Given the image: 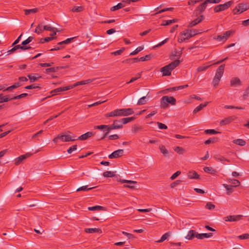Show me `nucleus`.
Returning <instances> with one entry per match:
<instances>
[{"label": "nucleus", "mask_w": 249, "mask_h": 249, "mask_svg": "<svg viewBox=\"0 0 249 249\" xmlns=\"http://www.w3.org/2000/svg\"><path fill=\"white\" fill-rule=\"evenodd\" d=\"M123 149H118L112 152L111 154L108 156V158L110 159H117L122 157L124 154Z\"/></svg>", "instance_id": "13"}, {"label": "nucleus", "mask_w": 249, "mask_h": 249, "mask_svg": "<svg viewBox=\"0 0 249 249\" xmlns=\"http://www.w3.org/2000/svg\"><path fill=\"white\" fill-rule=\"evenodd\" d=\"M91 81H92L90 79H88L86 80H83V81H81L80 82H78L76 83L75 84H74V85H71V86H72V88H73V87H75L77 86L83 85H85V84H88V83L91 82Z\"/></svg>", "instance_id": "32"}, {"label": "nucleus", "mask_w": 249, "mask_h": 249, "mask_svg": "<svg viewBox=\"0 0 249 249\" xmlns=\"http://www.w3.org/2000/svg\"><path fill=\"white\" fill-rule=\"evenodd\" d=\"M233 1L231 0L226 2L224 4L218 5L214 8L213 10L215 13H218L224 11L229 8L233 4Z\"/></svg>", "instance_id": "4"}, {"label": "nucleus", "mask_w": 249, "mask_h": 249, "mask_svg": "<svg viewBox=\"0 0 249 249\" xmlns=\"http://www.w3.org/2000/svg\"><path fill=\"white\" fill-rule=\"evenodd\" d=\"M151 58V55L149 54H148V55H146L144 56H142V57H140L139 58V60L141 61H147V60L150 59Z\"/></svg>", "instance_id": "59"}, {"label": "nucleus", "mask_w": 249, "mask_h": 249, "mask_svg": "<svg viewBox=\"0 0 249 249\" xmlns=\"http://www.w3.org/2000/svg\"><path fill=\"white\" fill-rule=\"evenodd\" d=\"M68 133L71 134L70 132L60 134L53 139V142L54 143H57L59 140L63 142H73L77 140L76 136L71 135Z\"/></svg>", "instance_id": "1"}, {"label": "nucleus", "mask_w": 249, "mask_h": 249, "mask_svg": "<svg viewBox=\"0 0 249 249\" xmlns=\"http://www.w3.org/2000/svg\"><path fill=\"white\" fill-rule=\"evenodd\" d=\"M190 38H191V35H190L188 29H186L180 34L178 36V41L179 43H181L185 40L188 39Z\"/></svg>", "instance_id": "7"}, {"label": "nucleus", "mask_w": 249, "mask_h": 249, "mask_svg": "<svg viewBox=\"0 0 249 249\" xmlns=\"http://www.w3.org/2000/svg\"><path fill=\"white\" fill-rule=\"evenodd\" d=\"M208 103L209 102H207L204 104H200L198 106H197L196 108L194 109V110H193V113L196 114L197 112L201 110L204 107H205L208 105Z\"/></svg>", "instance_id": "23"}, {"label": "nucleus", "mask_w": 249, "mask_h": 249, "mask_svg": "<svg viewBox=\"0 0 249 249\" xmlns=\"http://www.w3.org/2000/svg\"><path fill=\"white\" fill-rule=\"evenodd\" d=\"M12 100V97L10 98L8 95H3V94H0V103L7 102Z\"/></svg>", "instance_id": "22"}, {"label": "nucleus", "mask_w": 249, "mask_h": 249, "mask_svg": "<svg viewBox=\"0 0 249 249\" xmlns=\"http://www.w3.org/2000/svg\"><path fill=\"white\" fill-rule=\"evenodd\" d=\"M74 39V37H71V38H67V39H66L64 41H61V42H58L57 43V45H61V46H62L64 44H69L71 42V41Z\"/></svg>", "instance_id": "42"}, {"label": "nucleus", "mask_w": 249, "mask_h": 249, "mask_svg": "<svg viewBox=\"0 0 249 249\" xmlns=\"http://www.w3.org/2000/svg\"><path fill=\"white\" fill-rule=\"evenodd\" d=\"M34 38L31 36L28 37L26 40L22 41L21 45L23 46H26V45L32 42Z\"/></svg>", "instance_id": "49"}, {"label": "nucleus", "mask_w": 249, "mask_h": 249, "mask_svg": "<svg viewBox=\"0 0 249 249\" xmlns=\"http://www.w3.org/2000/svg\"><path fill=\"white\" fill-rule=\"evenodd\" d=\"M110 127V129H116L121 128L123 127V124L121 121V120H115L114 121L113 124L109 126Z\"/></svg>", "instance_id": "20"}, {"label": "nucleus", "mask_w": 249, "mask_h": 249, "mask_svg": "<svg viewBox=\"0 0 249 249\" xmlns=\"http://www.w3.org/2000/svg\"><path fill=\"white\" fill-rule=\"evenodd\" d=\"M110 127H108V128H107L106 129L104 130V134L103 136L102 137H101V138L98 139V140L104 139L108 135V134L109 133L110 130H112L111 129H110Z\"/></svg>", "instance_id": "53"}, {"label": "nucleus", "mask_w": 249, "mask_h": 249, "mask_svg": "<svg viewBox=\"0 0 249 249\" xmlns=\"http://www.w3.org/2000/svg\"><path fill=\"white\" fill-rule=\"evenodd\" d=\"M44 30L43 26H42V25L41 24H39L36 27L35 32L37 34H40L42 33Z\"/></svg>", "instance_id": "39"}, {"label": "nucleus", "mask_w": 249, "mask_h": 249, "mask_svg": "<svg viewBox=\"0 0 249 249\" xmlns=\"http://www.w3.org/2000/svg\"><path fill=\"white\" fill-rule=\"evenodd\" d=\"M21 85L19 83H15L14 85L7 87L6 84L0 85V91H12L13 89L20 87Z\"/></svg>", "instance_id": "8"}, {"label": "nucleus", "mask_w": 249, "mask_h": 249, "mask_svg": "<svg viewBox=\"0 0 249 249\" xmlns=\"http://www.w3.org/2000/svg\"><path fill=\"white\" fill-rule=\"evenodd\" d=\"M147 98L146 96H143L137 102L138 105H145L147 103Z\"/></svg>", "instance_id": "45"}, {"label": "nucleus", "mask_w": 249, "mask_h": 249, "mask_svg": "<svg viewBox=\"0 0 249 249\" xmlns=\"http://www.w3.org/2000/svg\"><path fill=\"white\" fill-rule=\"evenodd\" d=\"M203 170L206 173L212 175L214 174L216 172V170L211 167H205Z\"/></svg>", "instance_id": "33"}, {"label": "nucleus", "mask_w": 249, "mask_h": 249, "mask_svg": "<svg viewBox=\"0 0 249 249\" xmlns=\"http://www.w3.org/2000/svg\"><path fill=\"white\" fill-rule=\"evenodd\" d=\"M180 63V61L176 60L169 64L165 66L161 69V72H162V76H169L171 75V71L176 67H177Z\"/></svg>", "instance_id": "2"}, {"label": "nucleus", "mask_w": 249, "mask_h": 249, "mask_svg": "<svg viewBox=\"0 0 249 249\" xmlns=\"http://www.w3.org/2000/svg\"><path fill=\"white\" fill-rule=\"evenodd\" d=\"M134 119H135V117H131L124 118L121 119L120 120H121L122 124H126L128 123L133 121Z\"/></svg>", "instance_id": "36"}, {"label": "nucleus", "mask_w": 249, "mask_h": 249, "mask_svg": "<svg viewBox=\"0 0 249 249\" xmlns=\"http://www.w3.org/2000/svg\"><path fill=\"white\" fill-rule=\"evenodd\" d=\"M174 150L175 152L178 153L179 154H183L185 151V149L180 146H177L174 148Z\"/></svg>", "instance_id": "46"}, {"label": "nucleus", "mask_w": 249, "mask_h": 249, "mask_svg": "<svg viewBox=\"0 0 249 249\" xmlns=\"http://www.w3.org/2000/svg\"><path fill=\"white\" fill-rule=\"evenodd\" d=\"M63 68V67H52V68H47L46 69V72L47 73H49L50 72H55L59 69Z\"/></svg>", "instance_id": "40"}, {"label": "nucleus", "mask_w": 249, "mask_h": 249, "mask_svg": "<svg viewBox=\"0 0 249 249\" xmlns=\"http://www.w3.org/2000/svg\"><path fill=\"white\" fill-rule=\"evenodd\" d=\"M38 12V9L37 8L31 9H25L24 10L25 14L26 15H29L32 13H35Z\"/></svg>", "instance_id": "41"}, {"label": "nucleus", "mask_w": 249, "mask_h": 249, "mask_svg": "<svg viewBox=\"0 0 249 249\" xmlns=\"http://www.w3.org/2000/svg\"><path fill=\"white\" fill-rule=\"evenodd\" d=\"M198 234L195 230H190L187 235L185 237V238L188 240H192L195 237L196 238V236Z\"/></svg>", "instance_id": "19"}, {"label": "nucleus", "mask_w": 249, "mask_h": 249, "mask_svg": "<svg viewBox=\"0 0 249 249\" xmlns=\"http://www.w3.org/2000/svg\"><path fill=\"white\" fill-rule=\"evenodd\" d=\"M176 103V100L174 97L164 96L161 99L160 107L163 108H165L168 107V104H170L172 105H175Z\"/></svg>", "instance_id": "3"}, {"label": "nucleus", "mask_w": 249, "mask_h": 249, "mask_svg": "<svg viewBox=\"0 0 249 249\" xmlns=\"http://www.w3.org/2000/svg\"><path fill=\"white\" fill-rule=\"evenodd\" d=\"M188 177L191 179H198L199 178V176L196 171H190L188 173Z\"/></svg>", "instance_id": "26"}, {"label": "nucleus", "mask_w": 249, "mask_h": 249, "mask_svg": "<svg viewBox=\"0 0 249 249\" xmlns=\"http://www.w3.org/2000/svg\"><path fill=\"white\" fill-rule=\"evenodd\" d=\"M208 4V2H207V0H204V1L199 5L196 9L195 12H196V15L202 13L205 11Z\"/></svg>", "instance_id": "10"}, {"label": "nucleus", "mask_w": 249, "mask_h": 249, "mask_svg": "<svg viewBox=\"0 0 249 249\" xmlns=\"http://www.w3.org/2000/svg\"><path fill=\"white\" fill-rule=\"evenodd\" d=\"M103 176L106 178L113 177L115 176V174L112 171H106L103 173Z\"/></svg>", "instance_id": "48"}, {"label": "nucleus", "mask_w": 249, "mask_h": 249, "mask_svg": "<svg viewBox=\"0 0 249 249\" xmlns=\"http://www.w3.org/2000/svg\"><path fill=\"white\" fill-rule=\"evenodd\" d=\"M225 68V65H220L216 70L214 78H221L223 75Z\"/></svg>", "instance_id": "18"}, {"label": "nucleus", "mask_w": 249, "mask_h": 249, "mask_svg": "<svg viewBox=\"0 0 249 249\" xmlns=\"http://www.w3.org/2000/svg\"><path fill=\"white\" fill-rule=\"evenodd\" d=\"M235 118H236L234 116H231L226 118L220 121V125L222 126L229 124L230 123L233 121Z\"/></svg>", "instance_id": "17"}, {"label": "nucleus", "mask_w": 249, "mask_h": 249, "mask_svg": "<svg viewBox=\"0 0 249 249\" xmlns=\"http://www.w3.org/2000/svg\"><path fill=\"white\" fill-rule=\"evenodd\" d=\"M188 87V85H185L183 86H180L174 87H171L169 88L166 89L162 90V92L164 94H167L169 92H173L176 90H179L183 89L184 88H187Z\"/></svg>", "instance_id": "11"}, {"label": "nucleus", "mask_w": 249, "mask_h": 249, "mask_svg": "<svg viewBox=\"0 0 249 249\" xmlns=\"http://www.w3.org/2000/svg\"><path fill=\"white\" fill-rule=\"evenodd\" d=\"M213 236V233H198L196 238L199 239H202L205 238H209Z\"/></svg>", "instance_id": "24"}, {"label": "nucleus", "mask_w": 249, "mask_h": 249, "mask_svg": "<svg viewBox=\"0 0 249 249\" xmlns=\"http://www.w3.org/2000/svg\"><path fill=\"white\" fill-rule=\"evenodd\" d=\"M28 94L27 93H22V94H21L20 95H18L13 97L12 99H13V100L18 99H20V98H22L25 97L27 96H28Z\"/></svg>", "instance_id": "56"}, {"label": "nucleus", "mask_w": 249, "mask_h": 249, "mask_svg": "<svg viewBox=\"0 0 249 249\" xmlns=\"http://www.w3.org/2000/svg\"><path fill=\"white\" fill-rule=\"evenodd\" d=\"M124 6V5L122 3H119L116 5L112 7L110 9L111 11H114L119 9H121Z\"/></svg>", "instance_id": "38"}, {"label": "nucleus", "mask_w": 249, "mask_h": 249, "mask_svg": "<svg viewBox=\"0 0 249 249\" xmlns=\"http://www.w3.org/2000/svg\"><path fill=\"white\" fill-rule=\"evenodd\" d=\"M94 188V187L89 188L88 185H86V186H83L78 188L76 191H77V192H79V191H88L89 190H91L92 189H93Z\"/></svg>", "instance_id": "47"}, {"label": "nucleus", "mask_w": 249, "mask_h": 249, "mask_svg": "<svg viewBox=\"0 0 249 249\" xmlns=\"http://www.w3.org/2000/svg\"><path fill=\"white\" fill-rule=\"evenodd\" d=\"M171 233L170 232H167L165 233H164L160 239L158 241H156V242L157 243H161L163 241H164L165 240H166L169 236H170Z\"/></svg>", "instance_id": "28"}, {"label": "nucleus", "mask_w": 249, "mask_h": 249, "mask_svg": "<svg viewBox=\"0 0 249 249\" xmlns=\"http://www.w3.org/2000/svg\"><path fill=\"white\" fill-rule=\"evenodd\" d=\"M242 215H229L224 218L225 221L235 222L240 220L242 217Z\"/></svg>", "instance_id": "12"}, {"label": "nucleus", "mask_w": 249, "mask_h": 249, "mask_svg": "<svg viewBox=\"0 0 249 249\" xmlns=\"http://www.w3.org/2000/svg\"><path fill=\"white\" fill-rule=\"evenodd\" d=\"M103 207L100 206H95L93 207H89L88 209L89 211H95V210H102Z\"/></svg>", "instance_id": "54"}, {"label": "nucleus", "mask_w": 249, "mask_h": 249, "mask_svg": "<svg viewBox=\"0 0 249 249\" xmlns=\"http://www.w3.org/2000/svg\"><path fill=\"white\" fill-rule=\"evenodd\" d=\"M74 39V37H71V38H67V39H66L64 41H61V42H58L57 43V45H61V46H62L64 44H69L71 42V41Z\"/></svg>", "instance_id": "43"}, {"label": "nucleus", "mask_w": 249, "mask_h": 249, "mask_svg": "<svg viewBox=\"0 0 249 249\" xmlns=\"http://www.w3.org/2000/svg\"><path fill=\"white\" fill-rule=\"evenodd\" d=\"M124 50V48H122V49L117 50L116 51H115L113 53H112V54L114 55H120Z\"/></svg>", "instance_id": "63"}, {"label": "nucleus", "mask_w": 249, "mask_h": 249, "mask_svg": "<svg viewBox=\"0 0 249 249\" xmlns=\"http://www.w3.org/2000/svg\"><path fill=\"white\" fill-rule=\"evenodd\" d=\"M95 132H88L80 136H79L78 138H76L77 140H81V141H84L86 140L89 138L92 137L95 134Z\"/></svg>", "instance_id": "16"}, {"label": "nucleus", "mask_w": 249, "mask_h": 249, "mask_svg": "<svg viewBox=\"0 0 249 249\" xmlns=\"http://www.w3.org/2000/svg\"><path fill=\"white\" fill-rule=\"evenodd\" d=\"M205 133L206 134H216L219 133V132H218L214 129H207L205 131Z\"/></svg>", "instance_id": "55"}, {"label": "nucleus", "mask_w": 249, "mask_h": 249, "mask_svg": "<svg viewBox=\"0 0 249 249\" xmlns=\"http://www.w3.org/2000/svg\"><path fill=\"white\" fill-rule=\"evenodd\" d=\"M232 142L234 144H237V145H239L240 146H244L246 143V142L244 140L240 139L234 140L232 141Z\"/></svg>", "instance_id": "34"}, {"label": "nucleus", "mask_w": 249, "mask_h": 249, "mask_svg": "<svg viewBox=\"0 0 249 249\" xmlns=\"http://www.w3.org/2000/svg\"><path fill=\"white\" fill-rule=\"evenodd\" d=\"M87 233L101 232V230L97 228H87L85 229Z\"/></svg>", "instance_id": "31"}, {"label": "nucleus", "mask_w": 249, "mask_h": 249, "mask_svg": "<svg viewBox=\"0 0 249 249\" xmlns=\"http://www.w3.org/2000/svg\"><path fill=\"white\" fill-rule=\"evenodd\" d=\"M74 39V37H71V38H67V39H66L64 41H61V42H58L57 43V45H61V46H62L64 44H69L71 42V41Z\"/></svg>", "instance_id": "44"}, {"label": "nucleus", "mask_w": 249, "mask_h": 249, "mask_svg": "<svg viewBox=\"0 0 249 249\" xmlns=\"http://www.w3.org/2000/svg\"><path fill=\"white\" fill-rule=\"evenodd\" d=\"M159 149L160 152L164 156H167L169 153L168 150L165 148V146L160 145L159 146Z\"/></svg>", "instance_id": "35"}, {"label": "nucleus", "mask_w": 249, "mask_h": 249, "mask_svg": "<svg viewBox=\"0 0 249 249\" xmlns=\"http://www.w3.org/2000/svg\"><path fill=\"white\" fill-rule=\"evenodd\" d=\"M210 66L203 65L198 67L197 70L198 71L200 72L206 70Z\"/></svg>", "instance_id": "62"}, {"label": "nucleus", "mask_w": 249, "mask_h": 249, "mask_svg": "<svg viewBox=\"0 0 249 249\" xmlns=\"http://www.w3.org/2000/svg\"><path fill=\"white\" fill-rule=\"evenodd\" d=\"M205 207L206 209L211 210L214 209L215 206L214 205L212 204L211 203L208 202L206 204Z\"/></svg>", "instance_id": "61"}, {"label": "nucleus", "mask_w": 249, "mask_h": 249, "mask_svg": "<svg viewBox=\"0 0 249 249\" xmlns=\"http://www.w3.org/2000/svg\"><path fill=\"white\" fill-rule=\"evenodd\" d=\"M16 49L17 50L18 49H21L22 50H29L31 49L32 47L29 46H21L20 45H14Z\"/></svg>", "instance_id": "37"}, {"label": "nucleus", "mask_w": 249, "mask_h": 249, "mask_svg": "<svg viewBox=\"0 0 249 249\" xmlns=\"http://www.w3.org/2000/svg\"><path fill=\"white\" fill-rule=\"evenodd\" d=\"M54 29H55V28L53 27L50 25L43 26V30H44L53 31H54Z\"/></svg>", "instance_id": "60"}, {"label": "nucleus", "mask_w": 249, "mask_h": 249, "mask_svg": "<svg viewBox=\"0 0 249 249\" xmlns=\"http://www.w3.org/2000/svg\"><path fill=\"white\" fill-rule=\"evenodd\" d=\"M227 180L229 182L231 183V185L233 187H237L240 185V182L236 179L228 178Z\"/></svg>", "instance_id": "25"}, {"label": "nucleus", "mask_w": 249, "mask_h": 249, "mask_svg": "<svg viewBox=\"0 0 249 249\" xmlns=\"http://www.w3.org/2000/svg\"><path fill=\"white\" fill-rule=\"evenodd\" d=\"M183 49V48H181L180 50H179V51H177V50L175 51L174 53V55H175V56L178 57H180L182 53Z\"/></svg>", "instance_id": "57"}, {"label": "nucleus", "mask_w": 249, "mask_h": 249, "mask_svg": "<svg viewBox=\"0 0 249 249\" xmlns=\"http://www.w3.org/2000/svg\"><path fill=\"white\" fill-rule=\"evenodd\" d=\"M109 127V126H108L107 125H100L95 126L94 127V129H100V130L104 129V130L106 129L107 128H108V127Z\"/></svg>", "instance_id": "58"}, {"label": "nucleus", "mask_w": 249, "mask_h": 249, "mask_svg": "<svg viewBox=\"0 0 249 249\" xmlns=\"http://www.w3.org/2000/svg\"><path fill=\"white\" fill-rule=\"evenodd\" d=\"M32 155V153H27L24 155H22L19 156L18 157L15 159V160H14L15 164L16 165H18L21 164L24 160H25L27 158L31 157Z\"/></svg>", "instance_id": "9"}, {"label": "nucleus", "mask_w": 249, "mask_h": 249, "mask_svg": "<svg viewBox=\"0 0 249 249\" xmlns=\"http://www.w3.org/2000/svg\"><path fill=\"white\" fill-rule=\"evenodd\" d=\"M122 116H126L134 113V111L131 108H122Z\"/></svg>", "instance_id": "21"}, {"label": "nucleus", "mask_w": 249, "mask_h": 249, "mask_svg": "<svg viewBox=\"0 0 249 249\" xmlns=\"http://www.w3.org/2000/svg\"><path fill=\"white\" fill-rule=\"evenodd\" d=\"M223 186L226 189L227 195H230L233 192V187L231 185L224 184Z\"/></svg>", "instance_id": "30"}, {"label": "nucleus", "mask_w": 249, "mask_h": 249, "mask_svg": "<svg viewBox=\"0 0 249 249\" xmlns=\"http://www.w3.org/2000/svg\"><path fill=\"white\" fill-rule=\"evenodd\" d=\"M143 49V47H142V46L138 47L134 51L131 52L130 53V55H133L137 54L138 53H139L140 52L142 51Z\"/></svg>", "instance_id": "50"}, {"label": "nucleus", "mask_w": 249, "mask_h": 249, "mask_svg": "<svg viewBox=\"0 0 249 249\" xmlns=\"http://www.w3.org/2000/svg\"><path fill=\"white\" fill-rule=\"evenodd\" d=\"M230 83L231 86L234 87L241 85V81L239 79H232Z\"/></svg>", "instance_id": "27"}, {"label": "nucleus", "mask_w": 249, "mask_h": 249, "mask_svg": "<svg viewBox=\"0 0 249 249\" xmlns=\"http://www.w3.org/2000/svg\"><path fill=\"white\" fill-rule=\"evenodd\" d=\"M233 33L231 30L225 32L222 35H219L217 36L213 37V39L216 40L218 41H226Z\"/></svg>", "instance_id": "6"}, {"label": "nucleus", "mask_w": 249, "mask_h": 249, "mask_svg": "<svg viewBox=\"0 0 249 249\" xmlns=\"http://www.w3.org/2000/svg\"><path fill=\"white\" fill-rule=\"evenodd\" d=\"M204 19V16L203 15H200L197 18H196L195 19L193 20L191 22H190L188 27L189 28H192L198 23H200L203 19Z\"/></svg>", "instance_id": "14"}, {"label": "nucleus", "mask_w": 249, "mask_h": 249, "mask_svg": "<svg viewBox=\"0 0 249 249\" xmlns=\"http://www.w3.org/2000/svg\"><path fill=\"white\" fill-rule=\"evenodd\" d=\"M238 238L241 240L249 239V234L245 233L238 236Z\"/></svg>", "instance_id": "64"}, {"label": "nucleus", "mask_w": 249, "mask_h": 249, "mask_svg": "<svg viewBox=\"0 0 249 249\" xmlns=\"http://www.w3.org/2000/svg\"><path fill=\"white\" fill-rule=\"evenodd\" d=\"M178 19H173L167 20H163L162 23L161 24V26H166L170 25L172 23L177 22Z\"/></svg>", "instance_id": "29"}, {"label": "nucleus", "mask_w": 249, "mask_h": 249, "mask_svg": "<svg viewBox=\"0 0 249 249\" xmlns=\"http://www.w3.org/2000/svg\"><path fill=\"white\" fill-rule=\"evenodd\" d=\"M122 109H115L105 115L106 117H110L115 116H122Z\"/></svg>", "instance_id": "15"}, {"label": "nucleus", "mask_w": 249, "mask_h": 249, "mask_svg": "<svg viewBox=\"0 0 249 249\" xmlns=\"http://www.w3.org/2000/svg\"><path fill=\"white\" fill-rule=\"evenodd\" d=\"M83 10V8L82 6H74L71 9L73 12H80Z\"/></svg>", "instance_id": "52"}, {"label": "nucleus", "mask_w": 249, "mask_h": 249, "mask_svg": "<svg viewBox=\"0 0 249 249\" xmlns=\"http://www.w3.org/2000/svg\"><path fill=\"white\" fill-rule=\"evenodd\" d=\"M188 32L190 35H191V37L199 34V31L197 30H189L188 29Z\"/></svg>", "instance_id": "51"}, {"label": "nucleus", "mask_w": 249, "mask_h": 249, "mask_svg": "<svg viewBox=\"0 0 249 249\" xmlns=\"http://www.w3.org/2000/svg\"><path fill=\"white\" fill-rule=\"evenodd\" d=\"M249 9V5L244 3H239L233 9V12L234 14H239Z\"/></svg>", "instance_id": "5"}]
</instances>
